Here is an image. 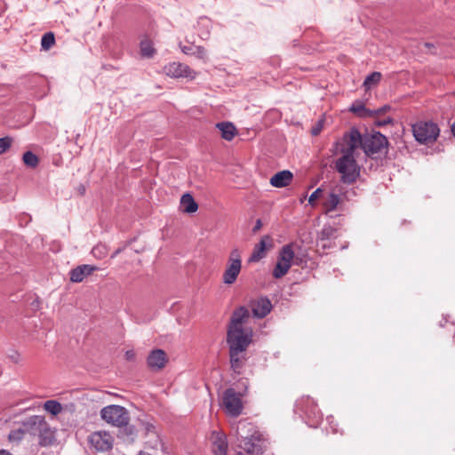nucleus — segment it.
<instances>
[{
    "mask_svg": "<svg viewBox=\"0 0 455 455\" xmlns=\"http://www.w3.org/2000/svg\"><path fill=\"white\" fill-rule=\"evenodd\" d=\"M55 44V36L52 32L45 33L41 39L42 49L47 51L51 49Z\"/></svg>",
    "mask_w": 455,
    "mask_h": 455,
    "instance_id": "29",
    "label": "nucleus"
},
{
    "mask_svg": "<svg viewBox=\"0 0 455 455\" xmlns=\"http://www.w3.org/2000/svg\"><path fill=\"white\" fill-rule=\"evenodd\" d=\"M317 133H318V130L317 129L313 130V134L314 135H316Z\"/></svg>",
    "mask_w": 455,
    "mask_h": 455,
    "instance_id": "49",
    "label": "nucleus"
},
{
    "mask_svg": "<svg viewBox=\"0 0 455 455\" xmlns=\"http://www.w3.org/2000/svg\"><path fill=\"white\" fill-rule=\"evenodd\" d=\"M22 159L26 165L32 168L36 167L38 164V157L31 151L24 153Z\"/></svg>",
    "mask_w": 455,
    "mask_h": 455,
    "instance_id": "31",
    "label": "nucleus"
},
{
    "mask_svg": "<svg viewBox=\"0 0 455 455\" xmlns=\"http://www.w3.org/2000/svg\"><path fill=\"white\" fill-rule=\"evenodd\" d=\"M168 361L166 353L162 349H154L147 358L148 367L153 371L163 369Z\"/></svg>",
    "mask_w": 455,
    "mask_h": 455,
    "instance_id": "15",
    "label": "nucleus"
},
{
    "mask_svg": "<svg viewBox=\"0 0 455 455\" xmlns=\"http://www.w3.org/2000/svg\"><path fill=\"white\" fill-rule=\"evenodd\" d=\"M390 122H391V119L387 118V120H384L383 122L379 123V124H389Z\"/></svg>",
    "mask_w": 455,
    "mask_h": 455,
    "instance_id": "48",
    "label": "nucleus"
},
{
    "mask_svg": "<svg viewBox=\"0 0 455 455\" xmlns=\"http://www.w3.org/2000/svg\"><path fill=\"white\" fill-rule=\"evenodd\" d=\"M195 28L197 30L198 36L203 39H208L212 28V21L207 17H201L196 22Z\"/></svg>",
    "mask_w": 455,
    "mask_h": 455,
    "instance_id": "19",
    "label": "nucleus"
},
{
    "mask_svg": "<svg viewBox=\"0 0 455 455\" xmlns=\"http://www.w3.org/2000/svg\"><path fill=\"white\" fill-rule=\"evenodd\" d=\"M272 308V304L267 298H260L251 303L253 315L257 318L265 317Z\"/></svg>",
    "mask_w": 455,
    "mask_h": 455,
    "instance_id": "16",
    "label": "nucleus"
},
{
    "mask_svg": "<svg viewBox=\"0 0 455 455\" xmlns=\"http://www.w3.org/2000/svg\"><path fill=\"white\" fill-rule=\"evenodd\" d=\"M134 357H135V353H134V351H133V350H128V351H126V353H125V358H126V360H128V361H132V360H133V359H134Z\"/></svg>",
    "mask_w": 455,
    "mask_h": 455,
    "instance_id": "40",
    "label": "nucleus"
},
{
    "mask_svg": "<svg viewBox=\"0 0 455 455\" xmlns=\"http://www.w3.org/2000/svg\"><path fill=\"white\" fill-rule=\"evenodd\" d=\"M164 72L166 76L173 78L185 77L195 79L197 73L189 66L180 62H172L164 66Z\"/></svg>",
    "mask_w": 455,
    "mask_h": 455,
    "instance_id": "12",
    "label": "nucleus"
},
{
    "mask_svg": "<svg viewBox=\"0 0 455 455\" xmlns=\"http://www.w3.org/2000/svg\"><path fill=\"white\" fill-rule=\"evenodd\" d=\"M100 417L107 423L119 427L126 425L130 419L128 411L123 406L115 404L103 407Z\"/></svg>",
    "mask_w": 455,
    "mask_h": 455,
    "instance_id": "8",
    "label": "nucleus"
},
{
    "mask_svg": "<svg viewBox=\"0 0 455 455\" xmlns=\"http://www.w3.org/2000/svg\"><path fill=\"white\" fill-rule=\"evenodd\" d=\"M187 42L189 44L188 45L180 44V48L184 54L194 56L204 63L208 61V52L204 47L196 45L194 44V40H191L188 37L187 38Z\"/></svg>",
    "mask_w": 455,
    "mask_h": 455,
    "instance_id": "14",
    "label": "nucleus"
},
{
    "mask_svg": "<svg viewBox=\"0 0 455 455\" xmlns=\"http://www.w3.org/2000/svg\"><path fill=\"white\" fill-rule=\"evenodd\" d=\"M223 281L225 283H228V269H226L223 273Z\"/></svg>",
    "mask_w": 455,
    "mask_h": 455,
    "instance_id": "43",
    "label": "nucleus"
},
{
    "mask_svg": "<svg viewBox=\"0 0 455 455\" xmlns=\"http://www.w3.org/2000/svg\"><path fill=\"white\" fill-rule=\"evenodd\" d=\"M323 190L322 188H318L315 189L309 196L308 202L310 204H314L315 202L319 198L320 195L322 194Z\"/></svg>",
    "mask_w": 455,
    "mask_h": 455,
    "instance_id": "37",
    "label": "nucleus"
},
{
    "mask_svg": "<svg viewBox=\"0 0 455 455\" xmlns=\"http://www.w3.org/2000/svg\"><path fill=\"white\" fill-rule=\"evenodd\" d=\"M12 139L10 137H4L0 139V155L6 152L12 146Z\"/></svg>",
    "mask_w": 455,
    "mask_h": 455,
    "instance_id": "33",
    "label": "nucleus"
},
{
    "mask_svg": "<svg viewBox=\"0 0 455 455\" xmlns=\"http://www.w3.org/2000/svg\"><path fill=\"white\" fill-rule=\"evenodd\" d=\"M198 205L194 200L193 196L187 193L184 194L180 198V210L186 213H193L196 212Z\"/></svg>",
    "mask_w": 455,
    "mask_h": 455,
    "instance_id": "20",
    "label": "nucleus"
},
{
    "mask_svg": "<svg viewBox=\"0 0 455 455\" xmlns=\"http://www.w3.org/2000/svg\"><path fill=\"white\" fill-rule=\"evenodd\" d=\"M28 435L37 437L39 445L47 447L56 441V429L52 427L44 416L33 415L25 419Z\"/></svg>",
    "mask_w": 455,
    "mask_h": 455,
    "instance_id": "4",
    "label": "nucleus"
},
{
    "mask_svg": "<svg viewBox=\"0 0 455 455\" xmlns=\"http://www.w3.org/2000/svg\"><path fill=\"white\" fill-rule=\"evenodd\" d=\"M140 54L142 57L151 58L156 51L151 41L145 39L140 42Z\"/></svg>",
    "mask_w": 455,
    "mask_h": 455,
    "instance_id": "27",
    "label": "nucleus"
},
{
    "mask_svg": "<svg viewBox=\"0 0 455 455\" xmlns=\"http://www.w3.org/2000/svg\"><path fill=\"white\" fill-rule=\"evenodd\" d=\"M123 427L124 428L122 429L121 434L124 438H125V440L128 442L134 441L137 435L136 428L133 426L128 425V423Z\"/></svg>",
    "mask_w": 455,
    "mask_h": 455,
    "instance_id": "30",
    "label": "nucleus"
},
{
    "mask_svg": "<svg viewBox=\"0 0 455 455\" xmlns=\"http://www.w3.org/2000/svg\"><path fill=\"white\" fill-rule=\"evenodd\" d=\"M44 408L46 411L52 413V415L59 414L62 410L61 404L54 400L46 401L44 404Z\"/></svg>",
    "mask_w": 455,
    "mask_h": 455,
    "instance_id": "28",
    "label": "nucleus"
},
{
    "mask_svg": "<svg viewBox=\"0 0 455 455\" xmlns=\"http://www.w3.org/2000/svg\"><path fill=\"white\" fill-rule=\"evenodd\" d=\"M295 411L310 427H316L323 419L317 405L309 396H302L297 400Z\"/></svg>",
    "mask_w": 455,
    "mask_h": 455,
    "instance_id": "6",
    "label": "nucleus"
},
{
    "mask_svg": "<svg viewBox=\"0 0 455 455\" xmlns=\"http://www.w3.org/2000/svg\"><path fill=\"white\" fill-rule=\"evenodd\" d=\"M237 135V130L235 128V126L229 122V141L235 136Z\"/></svg>",
    "mask_w": 455,
    "mask_h": 455,
    "instance_id": "38",
    "label": "nucleus"
},
{
    "mask_svg": "<svg viewBox=\"0 0 455 455\" xmlns=\"http://www.w3.org/2000/svg\"><path fill=\"white\" fill-rule=\"evenodd\" d=\"M261 225H262V224H261V220H258L256 221V224H255V226H254V228H253L252 231H253V232H257L258 230H259V229H260V228H261Z\"/></svg>",
    "mask_w": 455,
    "mask_h": 455,
    "instance_id": "41",
    "label": "nucleus"
},
{
    "mask_svg": "<svg viewBox=\"0 0 455 455\" xmlns=\"http://www.w3.org/2000/svg\"><path fill=\"white\" fill-rule=\"evenodd\" d=\"M248 387L247 379H240L236 387H229V418L239 416L243 409L242 396L244 395Z\"/></svg>",
    "mask_w": 455,
    "mask_h": 455,
    "instance_id": "9",
    "label": "nucleus"
},
{
    "mask_svg": "<svg viewBox=\"0 0 455 455\" xmlns=\"http://www.w3.org/2000/svg\"><path fill=\"white\" fill-rule=\"evenodd\" d=\"M92 252L95 257L103 258L106 255V247L103 245H97L92 249Z\"/></svg>",
    "mask_w": 455,
    "mask_h": 455,
    "instance_id": "35",
    "label": "nucleus"
},
{
    "mask_svg": "<svg viewBox=\"0 0 455 455\" xmlns=\"http://www.w3.org/2000/svg\"><path fill=\"white\" fill-rule=\"evenodd\" d=\"M0 455H12V453H10L9 451H6L4 450H2L0 451Z\"/></svg>",
    "mask_w": 455,
    "mask_h": 455,
    "instance_id": "44",
    "label": "nucleus"
},
{
    "mask_svg": "<svg viewBox=\"0 0 455 455\" xmlns=\"http://www.w3.org/2000/svg\"><path fill=\"white\" fill-rule=\"evenodd\" d=\"M216 127L221 131V136L224 140H228V122H221L216 124Z\"/></svg>",
    "mask_w": 455,
    "mask_h": 455,
    "instance_id": "36",
    "label": "nucleus"
},
{
    "mask_svg": "<svg viewBox=\"0 0 455 455\" xmlns=\"http://www.w3.org/2000/svg\"><path fill=\"white\" fill-rule=\"evenodd\" d=\"M350 111L356 114L360 117H366L373 116V111L364 108V105L361 101H355L351 107Z\"/></svg>",
    "mask_w": 455,
    "mask_h": 455,
    "instance_id": "22",
    "label": "nucleus"
},
{
    "mask_svg": "<svg viewBox=\"0 0 455 455\" xmlns=\"http://www.w3.org/2000/svg\"><path fill=\"white\" fill-rule=\"evenodd\" d=\"M344 138L345 141H348L350 149L356 150L361 147L365 155L371 157L386 153L388 144L387 139L379 132L362 136L357 130L353 129Z\"/></svg>",
    "mask_w": 455,
    "mask_h": 455,
    "instance_id": "3",
    "label": "nucleus"
},
{
    "mask_svg": "<svg viewBox=\"0 0 455 455\" xmlns=\"http://www.w3.org/2000/svg\"><path fill=\"white\" fill-rule=\"evenodd\" d=\"M233 426L229 425V437L234 435L238 446L251 455H262L264 452V439L257 427L251 422L241 420L233 433Z\"/></svg>",
    "mask_w": 455,
    "mask_h": 455,
    "instance_id": "2",
    "label": "nucleus"
},
{
    "mask_svg": "<svg viewBox=\"0 0 455 455\" xmlns=\"http://www.w3.org/2000/svg\"><path fill=\"white\" fill-rule=\"evenodd\" d=\"M451 131L452 135L455 137V122L452 124V125L451 127Z\"/></svg>",
    "mask_w": 455,
    "mask_h": 455,
    "instance_id": "45",
    "label": "nucleus"
},
{
    "mask_svg": "<svg viewBox=\"0 0 455 455\" xmlns=\"http://www.w3.org/2000/svg\"><path fill=\"white\" fill-rule=\"evenodd\" d=\"M293 258L294 251L291 245H284L280 251L276 265L273 270V276L275 278H281L286 275L291 266Z\"/></svg>",
    "mask_w": 455,
    "mask_h": 455,
    "instance_id": "10",
    "label": "nucleus"
},
{
    "mask_svg": "<svg viewBox=\"0 0 455 455\" xmlns=\"http://www.w3.org/2000/svg\"><path fill=\"white\" fill-rule=\"evenodd\" d=\"M242 267V263L239 259H233L229 264V284H232L236 280Z\"/></svg>",
    "mask_w": 455,
    "mask_h": 455,
    "instance_id": "23",
    "label": "nucleus"
},
{
    "mask_svg": "<svg viewBox=\"0 0 455 455\" xmlns=\"http://www.w3.org/2000/svg\"><path fill=\"white\" fill-rule=\"evenodd\" d=\"M332 420H333L332 417H327V421L329 422V424H330V426H331V427L332 429V432L333 433H337L338 432L337 428L331 425L332 424Z\"/></svg>",
    "mask_w": 455,
    "mask_h": 455,
    "instance_id": "42",
    "label": "nucleus"
},
{
    "mask_svg": "<svg viewBox=\"0 0 455 455\" xmlns=\"http://www.w3.org/2000/svg\"><path fill=\"white\" fill-rule=\"evenodd\" d=\"M336 229L331 226H324L321 231V238L323 239H331L334 236Z\"/></svg>",
    "mask_w": 455,
    "mask_h": 455,
    "instance_id": "32",
    "label": "nucleus"
},
{
    "mask_svg": "<svg viewBox=\"0 0 455 455\" xmlns=\"http://www.w3.org/2000/svg\"><path fill=\"white\" fill-rule=\"evenodd\" d=\"M121 251V249H117L111 256V258H115L119 252Z\"/></svg>",
    "mask_w": 455,
    "mask_h": 455,
    "instance_id": "47",
    "label": "nucleus"
},
{
    "mask_svg": "<svg viewBox=\"0 0 455 455\" xmlns=\"http://www.w3.org/2000/svg\"><path fill=\"white\" fill-rule=\"evenodd\" d=\"M340 152L342 156L336 161V169L341 174V180L351 184L359 177L360 168L355 161V150L349 148V143L344 137Z\"/></svg>",
    "mask_w": 455,
    "mask_h": 455,
    "instance_id": "5",
    "label": "nucleus"
},
{
    "mask_svg": "<svg viewBox=\"0 0 455 455\" xmlns=\"http://www.w3.org/2000/svg\"><path fill=\"white\" fill-rule=\"evenodd\" d=\"M390 109V107L388 105H385L376 110H372L373 111V115H379V114H382V113H385L386 111L389 110Z\"/></svg>",
    "mask_w": 455,
    "mask_h": 455,
    "instance_id": "39",
    "label": "nucleus"
},
{
    "mask_svg": "<svg viewBox=\"0 0 455 455\" xmlns=\"http://www.w3.org/2000/svg\"><path fill=\"white\" fill-rule=\"evenodd\" d=\"M97 269L98 267L92 265L84 264L78 266L70 271V280L73 283H80Z\"/></svg>",
    "mask_w": 455,
    "mask_h": 455,
    "instance_id": "17",
    "label": "nucleus"
},
{
    "mask_svg": "<svg viewBox=\"0 0 455 455\" xmlns=\"http://www.w3.org/2000/svg\"><path fill=\"white\" fill-rule=\"evenodd\" d=\"M28 433L27 430H25L24 419L23 421H21L20 427H19L18 428H14L10 432L8 438L11 442L19 443L24 438V435Z\"/></svg>",
    "mask_w": 455,
    "mask_h": 455,
    "instance_id": "25",
    "label": "nucleus"
},
{
    "mask_svg": "<svg viewBox=\"0 0 455 455\" xmlns=\"http://www.w3.org/2000/svg\"><path fill=\"white\" fill-rule=\"evenodd\" d=\"M210 440L212 443V451L214 455H227V435L223 431L213 430L212 432Z\"/></svg>",
    "mask_w": 455,
    "mask_h": 455,
    "instance_id": "13",
    "label": "nucleus"
},
{
    "mask_svg": "<svg viewBox=\"0 0 455 455\" xmlns=\"http://www.w3.org/2000/svg\"><path fill=\"white\" fill-rule=\"evenodd\" d=\"M340 202V196L334 192H331L323 202V207L327 212H333L339 209Z\"/></svg>",
    "mask_w": 455,
    "mask_h": 455,
    "instance_id": "21",
    "label": "nucleus"
},
{
    "mask_svg": "<svg viewBox=\"0 0 455 455\" xmlns=\"http://www.w3.org/2000/svg\"><path fill=\"white\" fill-rule=\"evenodd\" d=\"M415 140L421 144L435 142L440 133L438 125L433 122H418L412 125Z\"/></svg>",
    "mask_w": 455,
    "mask_h": 455,
    "instance_id": "7",
    "label": "nucleus"
},
{
    "mask_svg": "<svg viewBox=\"0 0 455 455\" xmlns=\"http://www.w3.org/2000/svg\"><path fill=\"white\" fill-rule=\"evenodd\" d=\"M382 75L380 72H372L367 76L363 81V86L365 91H369L371 87L377 85L381 80Z\"/></svg>",
    "mask_w": 455,
    "mask_h": 455,
    "instance_id": "24",
    "label": "nucleus"
},
{
    "mask_svg": "<svg viewBox=\"0 0 455 455\" xmlns=\"http://www.w3.org/2000/svg\"><path fill=\"white\" fill-rule=\"evenodd\" d=\"M220 409L228 413V389H224L220 392Z\"/></svg>",
    "mask_w": 455,
    "mask_h": 455,
    "instance_id": "34",
    "label": "nucleus"
},
{
    "mask_svg": "<svg viewBox=\"0 0 455 455\" xmlns=\"http://www.w3.org/2000/svg\"><path fill=\"white\" fill-rule=\"evenodd\" d=\"M251 319L249 310L240 307L234 311L229 322V363L239 372L246 360V349L251 344L253 329L248 323Z\"/></svg>",
    "mask_w": 455,
    "mask_h": 455,
    "instance_id": "1",
    "label": "nucleus"
},
{
    "mask_svg": "<svg viewBox=\"0 0 455 455\" xmlns=\"http://www.w3.org/2000/svg\"><path fill=\"white\" fill-rule=\"evenodd\" d=\"M424 45H425V47L429 48V49L434 47V44L431 43H425Z\"/></svg>",
    "mask_w": 455,
    "mask_h": 455,
    "instance_id": "46",
    "label": "nucleus"
},
{
    "mask_svg": "<svg viewBox=\"0 0 455 455\" xmlns=\"http://www.w3.org/2000/svg\"><path fill=\"white\" fill-rule=\"evenodd\" d=\"M292 173L288 170L278 172L270 179L271 186L275 188H284L292 180Z\"/></svg>",
    "mask_w": 455,
    "mask_h": 455,
    "instance_id": "18",
    "label": "nucleus"
},
{
    "mask_svg": "<svg viewBox=\"0 0 455 455\" xmlns=\"http://www.w3.org/2000/svg\"><path fill=\"white\" fill-rule=\"evenodd\" d=\"M88 442L95 451L104 452L112 449L114 437L107 431H97L89 435Z\"/></svg>",
    "mask_w": 455,
    "mask_h": 455,
    "instance_id": "11",
    "label": "nucleus"
},
{
    "mask_svg": "<svg viewBox=\"0 0 455 455\" xmlns=\"http://www.w3.org/2000/svg\"><path fill=\"white\" fill-rule=\"evenodd\" d=\"M266 243L262 239L258 244H256L249 261L257 262L265 256Z\"/></svg>",
    "mask_w": 455,
    "mask_h": 455,
    "instance_id": "26",
    "label": "nucleus"
}]
</instances>
